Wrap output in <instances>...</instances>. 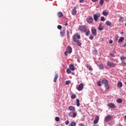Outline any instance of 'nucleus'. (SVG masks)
<instances>
[{
  "mask_svg": "<svg viewBox=\"0 0 126 126\" xmlns=\"http://www.w3.org/2000/svg\"><path fill=\"white\" fill-rule=\"evenodd\" d=\"M76 37L77 39H80V34H79L78 33H75L73 36V41L76 43V45L78 46V47L81 48V42L79 41V40L76 39Z\"/></svg>",
  "mask_w": 126,
  "mask_h": 126,
  "instance_id": "obj_1",
  "label": "nucleus"
},
{
  "mask_svg": "<svg viewBox=\"0 0 126 126\" xmlns=\"http://www.w3.org/2000/svg\"><path fill=\"white\" fill-rule=\"evenodd\" d=\"M106 64L108 67H115L117 66V64L116 63H114L111 61L107 62Z\"/></svg>",
  "mask_w": 126,
  "mask_h": 126,
  "instance_id": "obj_2",
  "label": "nucleus"
},
{
  "mask_svg": "<svg viewBox=\"0 0 126 126\" xmlns=\"http://www.w3.org/2000/svg\"><path fill=\"white\" fill-rule=\"evenodd\" d=\"M102 83H103V84H104V86L106 89H110V86L109 85L108 81L107 80H102Z\"/></svg>",
  "mask_w": 126,
  "mask_h": 126,
  "instance_id": "obj_3",
  "label": "nucleus"
},
{
  "mask_svg": "<svg viewBox=\"0 0 126 126\" xmlns=\"http://www.w3.org/2000/svg\"><path fill=\"white\" fill-rule=\"evenodd\" d=\"M101 16V14L100 13H97V14H95L94 15V21H97L99 17Z\"/></svg>",
  "mask_w": 126,
  "mask_h": 126,
  "instance_id": "obj_4",
  "label": "nucleus"
},
{
  "mask_svg": "<svg viewBox=\"0 0 126 126\" xmlns=\"http://www.w3.org/2000/svg\"><path fill=\"white\" fill-rule=\"evenodd\" d=\"M79 29L80 30V31H82V32H86V31H87L86 27H85L84 26H80Z\"/></svg>",
  "mask_w": 126,
  "mask_h": 126,
  "instance_id": "obj_5",
  "label": "nucleus"
},
{
  "mask_svg": "<svg viewBox=\"0 0 126 126\" xmlns=\"http://www.w3.org/2000/svg\"><path fill=\"white\" fill-rule=\"evenodd\" d=\"M72 53V49L71 48H68L67 49V51L64 52L65 56H67V54H71Z\"/></svg>",
  "mask_w": 126,
  "mask_h": 126,
  "instance_id": "obj_6",
  "label": "nucleus"
},
{
  "mask_svg": "<svg viewBox=\"0 0 126 126\" xmlns=\"http://www.w3.org/2000/svg\"><path fill=\"white\" fill-rule=\"evenodd\" d=\"M99 120H100V118L98 116H96L94 119V125H97L99 122Z\"/></svg>",
  "mask_w": 126,
  "mask_h": 126,
  "instance_id": "obj_7",
  "label": "nucleus"
},
{
  "mask_svg": "<svg viewBox=\"0 0 126 126\" xmlns=\"http://www.w3.org/2000/svg\"><path fill=\"white\" fill-rule=\"evenodd\" d=\"M83 87H84V85L83 83H81L77 87V89L78 91H81L82 89H83Z\"/></svg>",
  "mask_w": 126,
  "mask_h": 126,
  "instance_id": "obj_8",
  "label": "nucleus"
},
{
  "mask_svg": "<svg viewBox=\"0 0 126 126\" xmlns=\"http://www.w3.org/2000/svg\"><path fill=\"white\" fill-rule=\"evenodd\" d=\"M111 119H112V116L107 115L105 117L104 121L105 122H109V121H110Z\"/></svg>",
  "mask_w": 126,
  "mask_h": 126,
  "instance_id": "obj_9",
  "label": "nucleus"
},
{
  "mask_svg": "<svg viewBox=\"0 0 126 126\" xmlns=\"http://www.w3.org/2000/svg\"><path fill=\"white\" fill-rule=\"evenodd\" d=\"M107 106L109 108H111V109H115V108H116V105H115V104H114L113 103H110L108 104Z\"/></svg>",
  "mask_w": 126,
  "mask_h": 126,
  "instance_id": "obj_10",
  "label": "nucleus"
},
{
  "mask_svg": "<svg viewBox=\"0 0 126 126\" xmlns=\"http://www.w3.org/2000/svg\"><path fill=\"white\" fill-rule=\"evenodd\" d=\"M86 21L88 23H92V22H93V18L92 17L87 18L86 19Z\"/></svg>",
  "mask_w": 126,
  "mask_h": 126,
  "instance_id": "obj_11",
  "label": "nucleus"
},
{
  "mask_svg": "<svg viewBox=\"0 0 126 126\" xmlns=\"http://www.w3.org/2000/svg\"><path fill=\"white\" fill-rule=\"evenodd\" d=\"M76 8H77V7L75 6L74 8L72 9V15L73 16L76 15V13L77 12V11H76Z\"/></svg>",
  "mask_w": 126,
  "mask_h": 126,
  "instance_id": "obj_12",
  "label": "nucleus"
},
{
  "mask_svg": "<svg viewBox=\"0 0 126 126\" xmlns=\"http://www.w3.org/2000/svg\"><path fill=\"white\" fill-rule=\"evenodd\" d=\"M65 33V29H64L62 30V31H61L60 32L61 37H63L64 36Z\"/></svg>",
  "mask_w": 126,
  "mask_h": 126,
  "instance_id": "obj_13",
  "label": "nucleus"
},
{
  "mask_svg": "<svg viewBox=\"0 0 126 126\" xmlns=\"http://www.w3.org/2000/svg\"><path fill=\"white\" fill-rule=\"evenodd\" d=\"M92 33L94 34V36L97 35V31L95 29H92Z\"/></svg>",
  "mask_w": 126,
  "mask_h": 126,
  "instance_id": "obj_14",
  "label": "nucleus"
},
{
  "mask_svg": "<svg viewBox=\"0 0 126 126\" xmlns=\"http://www.w3.org/2000/svg\"><path fill=\"white\" fill-rule=\"evenodd\" d=\"M68 110L72 112H74V111H75V108L72 106H70L68 107Z\"/></svg>",
  "mask_w": 126,
  "mask_h": 126,
  "instance_id": "obj_15",
  "label": "nucleus"
},
{
  "mask_svg": "<svg viewBox=\"0 0 126 126\" xmlns=\"http://www.w3.org/2000/svg\"><path fill=\"white\" fill-rule=\"evenodd\" d=\"M57 15L59 18H61V17H63V12H59L57 13Z\"/></svg>",
  "mask_w": 126,
  "mask_h": 126,
  "instance_id": "obj_16",
  "label": "nucleus"
},
{
  "mask_svg": "<svg viewBox=\"0 0 126 126\" xmlns=\"http://www.w3.org/2000/svg\"><path fill=\"white\" fill-rule=\"evenodd\" d=\"M69 68L72 70V71H73L74 70H75V68H74V65L73 64H70L69 66Z\"/></svg>",
  "mask_w": 126,
  "mask_h": 126,
  "instance_id": "obj_17",
  "label": "nucleus"
},
{
  "mask_svg": "<svg viewBox=\"0 0 126 126\" xmlns=\"http://www.w3.org/2000/svg\"><path fill=\"white\" fill-rule=\"evenodd\" d=\"M117 87L118 88H122V87H123V83H122V82H118L117 84Z\"/></svg>",
  "mask_w": 126,
  "mask_h": 126,
  "instance_id": "obj_18",
  "label": "nucleus"
},
{
  "mask_svg": "<svg viewBox=\"0 0 126 126\" xmlns=\"http://www.w3.org/2000/svg\"><path fill=\"white\" fill-rule=\"evenodd\" d=\"M105 24L106 25H107V26H109V27H112V23L109 21H107L105 22Z\"/></svg>",
  "mask_w": 126,
  "mask_h": 126,
  "instance_id": "obj_19",
  "label": "nucleus"
},
{
  "mask_svg": "<svg viewBox=\"0 0 126 126\" xmlns=\"http://www.w3.org/2000/svg\"><path fill=\"white\" fill-rule=\"evenodd\" d=\"M97 65H98L99 69H104V65L103 64V63H101Z\"/></svg>",
  "mask_w": 126,
  "mask_h": 126,
  "instance_id": "obj_20",
  "label": "nucleus"
},
{
  "mask_svg": "<svg viewBox=\"0 0 126 126\" xmlns=\"http://www.w3.org/2000/svg\"><path fill=\"white\" fill-rule=\"evenodd\" d=\"M58 77H59V75L58 74H56L54 79V82H57V79H58Z\"/></svg>",
  "mask_w": 126,
  "mask_h": 126,
  "instance_id": "obj_21",
  "label": "nucleus"
},
{
  "mask_svg": "<svg viewBox=\"0 0 126 126\" xmlns=\"http://www.w3.org/2000/svg\"><path fill=\"white\" fill-rule=\"evenodd\" d=\"M124 40H125V38L124 37H120L118 40V43H122Z\"/></svg>",
  "mask_w": 126,
  "mask_h": 126,
  "instance_id": "obj_22",
  "label": "nucleus"
},
{
  "mask_svg": "<svg viewBox=\"0 0 126 126\" xmlns=\"http://www.w3.org/2000/svg\"><path fill=\"white\" fill-rule=\"evenodd\" d=\"M116 102L117 103H118L119 104H120L121 103H123V100L121 98H119L117 99Z\"/></svg>",
  "mask_w": 126,
  "mask_h": 126,
  "instance_id": "obj_23",
  "label": "nucleus"
},
{
  "mask_svg": "<svg viewBox=\"0 0 126 126\" xmlns=\"http://www.w3.org/2000/svg\"><path fill=\"white\" fill-rule=\"evenodd\" d=\"M98 29L99 31H103L104 29L103 28V27H102V25H99V26H98Z\"/></svg>",
  "mask_w": 126,
  "mask_h": 126,
  "instance_id": "obj_24",
  "label": "nucleus"
},
{
  "mask_svg": "<svg viewBox=\"0 0 126 126\" xmlns=\"http://www.w3.org/2000/svg\"><path fill=\"white\" fill-rule=\"evenodd\" d=\"M87 68L89 69V70H93V69H92V67L90 66V65H87Z\"/></svg>",
  "mask_w": 126,
  "mask_h": 126,
  "instance_id": "obj_25",
  "label": "nucleus"
},
{
  "mask_svg": "<svg viewBox=\"0 0 126 126\" xmlns=\"http://www.w3.org/2000/svg\"><path fill=\"white\" fill-rule=\"evenodd\" d=\"M76 105L77 107H79V106H80V103H79V99H76Z\"/></svg>",
  "mask_w": 126,
  "mask_h": 126,
  "instance_id": "obj_26",
  "label": "nucleus"
},
{
  "mask_svg": "<svg viewBox=\"0 0 126 126\" xmlns=\"http://www.w3.org/2000/svg\"><path fill=\"white\" fill-rule=\"evenodd\" d=\"M71 99H75L76 98V94H72L71 95Z\"/></svg>",
  "mask_w": 126,
  "mask_h": 126,
  "instance_id": "obj_27",
  "label": "nucleus"
},
{
  "mask_svg": "<svg viewBox=\"0 0 126 126\" xmlns=\"http://www.w3.org/2000/svg\"><path fill=\"white\" fill-rule=\"evenodd\" d=\"M124 19H125L124 17H121L119 19V22H124Z\"/></svg>",
  "mask_w": 126,
  "mask_h": 126,
  "instance_id": "obj_28",
  "label": "nucleus"
},
{
  "mask_svg": "<svg viewBox=\"0 0 126 126\" xmlns=\"http://www.w3.org/2000/svg\"><path fill=\"white\" fill-rule=\"evenodd\" d=\"M71 113H72V114H73V118H75V117H76V116H77V113H76V112H71Z\"/></svg>",
  "mask_w": 126,
  "mask_h": 126,
  "instance_id": "obj_29",
  "label": "nucleus"
},
{
  "mask_svg": "<svg viewBox=\"0 0 126 126\" xmlns=\"http://www.w3.org/2000/svg\"><path fill=\"white\" fill-rule=\"evenodd\" d=\"M76 126V123L72 122L71 123L70 126Z\"/></svg>",
  "mask_w": 126,
  "mask_h": 126,
  "instance_id": "obj_30",
  "label": "nucleus"
},
{
  "mask_svg": "<svg viewBox=\"0 0 126 126\" xmlns=\"http://www.w3.org/2000/svg\"><path fill=\"white\" fill-rule=\"evenodd\" d=\"M104 0H99L100 5H103V4L104 3Z\"/></svg>",
  "mask_w": 126,
  "mask_h": 126,
  "instance_id": "obj_31",
  "label": "nucleus"
},
{
  "mask_svg": "<svg viewBox=\"0 0 126 126\" xmlns=\"http://www.w3.org/2000/svg\"><path fill=\"white\" fill-rule=\"evenodd\" d=\"M85 33L86 36H88V35L90 34V31H87L86 32H85Z\"/></svg>",
  "mask_w": 126,
  "mask_h": 126,
  "instance_id": "obj_32",
  "label": "nucleus"
},
{
  "mask_svg": "<svg viewBox=\"0 0 126 126\" xmlns=\"http://www.w3.org/2000/svg\"><path fill=\"white\" fill-rule=\"evenodd\" d=\"M66 72H67V73L69 74V73H70L71 72V70L69 68H68L66 69Z\"/></svg>",
  "mask_w": 126,
  "mask_h": 126,
  "instance_id": "obj_33",
  "label": "nucleus"
},
{
  "mask_svg": "<svg viewBox=\"0 0 126 126\" xmlns=\"http://www.w3.org/2000/svg\"><path fill=\"white\" fill-rule=\"evenodd\" d=\"M102 14L104 16H107V15H108V13H107V12H106V11H103Z\"/></svg>",
  "mask_w": 126,
  "mask_h": 126,
  "instance_id": "obj_34",
  "label": "nucleus"
},
{
  "mask_svg": "<svg viewBox=\"0 0 126 126\" xmlns=\"http://www.w3.org/2000/svg\"><path fill=\"white\" fill-rule=\"evenodd\" d=\"M120 60L123 62L124 60H126V57L123 56L120 58Z\"/></svg>",
  "mask_w": 126,
  "mask_h": 126,
  "instance_id": "obj_35",
  "label": "nucleus"
},
{
  "mask_svg": "<svg viewBox=\"0 0 126 126\" xmlns=\"http://www.w3.org/2000/svg\"><path fill=\"white\" fill-rule=\"evenodd\" d=\"M57 28L58 29H59V30H61L63 28V27L61 25H58Z\"/></svg>",
  "mask_w": 126,
  "mask_h": 126,
  "instance_id": "obj_36",
  "label": "nucleus"
},
{
  "mask_svg": "<svg viewBox=\"0 0 126 126\" xmlns=\"http://www.w3.org/2000/svg\"><path fill=\"white\" fill-rule=\"evenodd\" d=\"M97 85L98 86H102V84H101V81L97 82Z\"/></svg>",
  "mask_w": 126,
  "mask_h": 126,
  "instance_id": "obj_37",
  "label": "nucleus"
},
{
  "mask_svg": "<svg viewBox=\"0 0 126 126\" xmlns=\"http://www.w3.org/2000/svg\"><path fill=\"white\" fill-rule=\"evenodd\" d=\"M55 121L56 122H59L60 121V117H56L55 118Z\"/></svg>",
  "mask_w": 126,
  "mask_h": 126,
  "instance_id": "obj_38",
  "label": "nucleus"
},
{
  "mask_svg": "<svg viewBox=\"0 0 126 126\" xmlns=\"http://www.w3.org/2000/svg\"><path fill=\"white\" fill-rule=\"evenodd\" d=\"M100 21H105V17H101L100 18Z\"/></svg>",
  "mask_w": 126,
  "mask_h": 126,
  "instance_id": "obj_39",
  "label": "nucleus"
},
{
  "mask_svg": "<svg viewBox=\"0 0 126 126\" xmlns=\"http://www.w3.org/2000/svg\"><path fill=\"white\" fill-rule=\"evenodd\" d=\"M94 38V36H93V35H90L89 36V39H90V40H93Z\"/></svg>",
  "mask_w": 126,
  "mask_h": 126,
  "instance_id": "obj_40",
  "label": "nucleus"
},
{
  "mask_svg": "<svg viewBox=\"0 0 126 126\" xmlns=\"http://www.w3.org/2000/svg\"><path fill=\"white\" fill-rule=\"evenodd\" d=\"M70 83V81H66L65 82L66 85H68Z\"/></svg>",
  "mask_w": 126,
  "mask_h": 126,
  "instance_id": "obj_41",
  "label": "nucleus"
},
{
  "mask_svg": "<svg viewBox=\"0 0 126 126\" xmlns=\"http://www.w3.org/2000/svg\"><path fill=\"white\" fill-rule=\"evenodd\" d=\"M66 35L68 37H69V31H67L66 32Z\"/></svg>",
  "mask_w": 126,
  "mask_h": 126,
  "instance_id": "obj_42",
  "label": "nucleus"
},
{
  "mask_svg": "<svg viewBox=\"0 0 126 126\" xmlns=\"http://www.w3.org/2000/svg\"><path fill=\"white\" fill-rule=\"evenodd\" d=\"M65 125H68L69 124V121L68 120H67L65 122Z\"/></svg>",
  "mask_w": 126,
  "mask_h": 126,
  "instance_id": "obj_43",
  "label": "nucleus"
},
{
  "mask_svg": "<svg viewBox=\"0 0 126 126\" xmlns=\"http://www.w3.org/2000/svg\"><path fill=\"white\" fill-rule=\"evenodd\" d=\"M113 40H111V39H110L109 40V44H112V43H113Z\"/></svg>",
  "mask_w": 126,
  "mask_h": 126,
  "instance_id": "obj_44",
  "label": "nucleus"
},
{
  "mask_svg": "<svg viewBox=\"0 0 126 126\" xmlns=\"http://www.w3.org/2000/svg\"><path fill=\"white\" fill-rule=\"evenodd\" d=\"M109 55L111 57H112V58H114L115 57V56L112 53H110Z\"/></svg>",
  "mask_w": 126,
  "mask_h": 126,
  "instance_id": "obj_45",
  "label": "nucleus"
},
{
  "mask_svg": "<svg viewBox=\"0 0 126 126\" xmlns=\"http://www.w3.org/2000/svg\"><path fill=\"white\" fill-rule=\"evenodd\" d=\"M98 0H92L93 2H96V1H98Z\"/></svg>",
  "mask_w": 126,
  "mask_h": 126,
  "instance_id": "obj_46",
  "label": "nucleus"
},
{
  "mask_svg": "<svg viewBox=\"0 0 126 126\" xmlns=\"http://www.w3.org/2000/svg\"><path fill=\"white\" fill-rule=\"evenodd\" d=\"M122 64H124V65H126V63L125 62H124V61H123Z\"/></svg>",
  "mask_w": 126,
  "mask_h": 126,
  "instance_id": "obj_47",
  "label": "nucleus"
},
{
  "mask_svg": "<svg viewBox=\"0 0 126 126\" xmlns=\"http://www.w3.org/2000/svg\"><path fill=\"white\" fill-rule=\"evenodd\" d=\"M84 1V0H80V2L81 3Z\"/></svg>",
  "mask_w": 126,
  "mask_h": 126,
  "instance_id": "obj_48",
  "label": "nucleus"
},
{
  "mask_svg": "<svg viewBox=\"0 0 126 126\" xmlns=\"http://www.w3.org/2000/svg\"><path fill=\"white\" fill-rule=\"evenodd\" d=\"M67 25H68L67 23H66L65 24V26H67Z\"/></svg>",
  "mask_w": 126,
  "mask_h": 126,
  "instance_id": "obj_49",
  "label": "nucleus"
},
{
  "mask_svg": "<svg viewBox=\"0 0 126 126\" xmlns=\"http://www.w3.org/2000/svg\"><path fill=\"white\" fill-rule=\"evenodd\" d=\"M76 39H77V40H79V39L77 38V37H76Z\"/></svg>",
  "mask_w": 126,
  "mask_h": 126,
  "instance_id": "obj_50",
  "label": "nucleus"
},
{
  "mask_svg": "<svg viewBox=\"0 0 126 126\" xmlns=\"http://www.w3.org/2000/svg\"><path fill=\"white\" fill-rule=\"evenodd\" d=\"M125 119L126 120V115L125 116Z\"/></svg>",
  "mask_w": 126,
  "mask_h": 126,
  "instance_id": "obj_51",
  "label": "nucleus"
},
{
  "mask_svg": "<svg viewBox=\"0 0 126 126\" xmlns=\"http://www.w3.org/2000/svg\"><path fill=\"white\" fill-rule=\"evenodd\" d=\"M121 34H124V32H121Z\"/></svg>",
  "mask_w": 126,
  "mask_h": 126,
  "instance_id": "obj_52",
  "label": "nucleus"
},
{
  "mask_svg": "<svg viewBox=\"0 0 126 126\" xmlns=\"http://www.w3.org/2000/svg\"><path fill=\"white\" fill-rule=\"evenodd\" d=\"M67 48H70V46H68Z\"/></svg>",
  "mask_w": 126,
  "mask_h": 126,
  "instance_id": "obj_53",
  "label": "nucleus"
},
{
  "mask_svg": "<svg viewBox=\"0 0 126 126\" xmlns=\"http://www.w3.org/2000/svg\"><path fill=\"white\" fill-rule=\"evenodd\" d=\"M125 26L126 27V23L125 24Z\"/></svg>",
  "mask_w": 126,
  "mask_h": 126,
  "instance_id": "obj_54",
  "label": "nucleus"
}]
</instances>
